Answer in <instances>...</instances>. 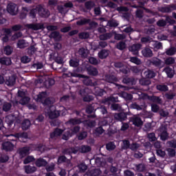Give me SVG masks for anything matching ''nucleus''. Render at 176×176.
Segmentation results:
<instances>
[{"mask_svg":"<svg viewBox=\"0 0 176 176\" xmlns=\"http://www.w3.org/2000/svg\"><path fill=\"white\" fill-rule=\"evenodd\" d=\"M68 123L69 124H72V126H76V124H80V123H83V121L82 120V118H71L69 120Z\"/></svg>","mask_w":176,"mask_h":176,"instance_id":"obj_31","label":"nucleus"},{"mask_svg":"<svg viewBox=\"0 0 176 176\" xmlns=\"http://www.w3.org/2000/svg\"><path fill=\"white\" fill-rule=\"evenodd\" d=\"M82 83L85 86H96V82H93V80L89 77H85L82 80Z\"/></svg>","mask_w":176,"mask_h":176,"instance_id":"obj_23","label":"nucleus"},{"mask_svg":"<svg viewBox=\"0 0 176 176\" xmlns=\"http://www.w3.org/2000/svg\"><path fill=\"white\" fill-rule=\"evenodd\" d=\"M25 173L26 174H34L36 171V167L31 166V165H27L24 166Z\"/></svg>","mask_w":176,"mask_h":176,"instance_id":"obj_19","label":"nucleus"},{"mask_svg":"<svg viewBox=\"0 0 176 176\" xmlns=\"http://www.w3.org/2000/svg\"><path fill=\"white\" fill-rule=\"evenodd\" d=\"M17 47L19 49H24L25 47V40L24 39L19 40L17 42Z\"/></svg>","mask_w":176,"mask_h":176,"instance_id":"obj_62","label":"nucleus"},{"mask_svg":"<svg viewBox=\"0 0 176 176\" xmlns=\"http://www.w3.org/2000/svg\"><path fill=\"white\" fill-rule=\"evenodd\" d=\"M38 12L41 17H44V19H47L49 16H50V11L49 10L42 7L39 6L38 8Z\"/></svg>","mask_w":176,"mask_h":176,"instance_id":"obj_7","label":"nucleus"},{"mask_svg":"<svg viewBox=\"0 0 176 176\" xmlns=\"http://www.w3.org/2000/svg\"><path fill=\"white\" fill-rule=\"evenodd\" d=\"M7 86H14L16 85V76L12 75L11 76H8L4 81Z\"/></svg>","mask_w":176,"mask_h":176,"instance_id":"obj_8","label":"nucleus"},{"mask_svg":"<svg viewBox=\"0 0 176 176\" xmlns=\"http://www.w3.org/2000/svg\"><path fill=\"white\" fill-rule=\"evenodd\" d=\"M1 149L4 152H12L14 149V144L12 142L5 141L1 144Z\"/></svg>","mask_w":176,"mask_h":176,"instance_id":"obj_2","label":"nucleus"},{"mask_svg":"<svg viewBox=\"0 0 176 176\" xmlns=\"http://www.w3.org/2000/svg\"><path fill=\"white\" fill-rule=\"evenodd\" d=\"M54 60L57 64H64V58L60 56H54Z\"/></svg>","mask_w":176,"mask_h":176,"instance_id":"obj_54","label":"nucleus"},{"mask_svg":"<svg viewBox=\"0 0 176 176\" xmlns=\"http://www.w3.org/2000/svg\"><path fill=\"white\" fill-rule=\"evenodd\" d=\"M30 127H31V121H30L28 119L24 120L21 124L22 130H28Z\"/></svg>","mask_w":176,"mask_h":176,"instance_id":"obj_27","label":"nucleus"},{"mask_svg":"<svg viewBox=\"0 0 176 176\" xmlns=\"http://www.w3.org/2000/svg\"><path fill=\"white\" fill-rule=\"evenodd\" d=\"M71 137H72V131L68 129L62 135V140L68 141Z\"/></svg>","mask_w":176,"mask_h":176,"instance_id":"obj_29","label":"nucleus"},{"mask_svg":"<svg viewBox=\"0 0 176 176\" xmlns=\"http://www.w3.org/2000/svg\"><path fill=\"white\" fill-rule=\"evenodd\" d=\"M98 56L100 60H104V58H107L109 56V50H102L98 52Z\"/></svg>","mask_w":176,"mask_h":176,"instance_id":"obj_17","label":"nucleus"},{"mask_svg":"<svg viewBox=\"0 0 176 176\" xmlns=\"http://www.w3.org/2000/svg\"><path fill=\"white\" fill-rule=\"evenodd\" d=\"M4 54L10 56L13 53V48L10 45H6L3 49Z\"/></svg>","mask_w":176,"mask_h":176,"instance_id":"obj_37","label":"nucleus"},{"mask_svg":"<svg viewBox=\"0 0 176 176\" xmlns=\"http://www.w3.org/2000/svg\"><path fill=\"white\" fill-rule=\"evenodd\" d=\"M130 121L132 122L133 124H134V126H136V127H140L143 124L142 120L140 117L131 118Z\"/></svg>","mask_w":176,"mask_h":176,"instance_id":"obj_14","label":"nucleus"},{"mask_svg":"<svg viewBox=\"0 0 176 176\" xmlns=\"http://www.w3.org/2000/svg\"><path fill=\"white\" fill-rule=\"evenodd\" d=\"M78 168L80 173H85L86 170H87V165L84 163H81L80 165H78Z\"/></svg>","mask_w":176,"mask_h":176,"instance_id":"obj_63","label":"nucleus"},{"mask_svg":"<svg viewBox=\"0 0 176 176\" xmlns=\"http://www.w3.org/2000/svg\"><path fill=\"white\" fill-rule=\"evenodd\" d=\"M2 109L3 112H9L10 109H12V103L6 102L3 103Z\"/></svg>","mask_w":176,"mask_h":176,"instance_id":"obj_35","label":"nucleus"},{"mask_svg":"<svg viewBox=\"0 0 176 176\" xmlns=\"http://www.w3.org/2000/svg\"><path fill=\"white\" fill-rule=\"evenodd\" d=\"M122 83H124V85H133L134 83V78L125 77L122 79Z\"/></svg>","mask_w":176,"mask_h":176,"instance_id":"obj_45","label":"nucleus"},{"mask_svg":"<svg viewBox=\"0 0 176 176\" xmlns=\"http://www.w3.org/2000/svg\"><path fill=\"white\" fill-rule=\"evenodd\" d=\"M19 102L21 104V105H25L30 102V98L28 96H24L20 99Z\"/></svg>","mask_w":176,"mask_h":176,"instance_id":"obj_61","label":"nucleus"},{"mask_svg":"<svg viewBox=\"0 0 176 176\" xmlns=\"http://www.w3.org/2000/svg\"><path fill=\"white\" fill-rule=\"evenodd\" d=\"M48 116L50 119H57L60 116V111H48Z\"/></svg>","mask_w":176,"mask_h":176,"instance_id":"obj_20","label":"nucleus"},{"mask_svg":"<svg viewBox=\"0 0 176 176\" xmlns=\"http://www.w3.org/2000/svg\"><path fill=\"white\" fill-rule=\"evenodd\" d=\"M116 47L118 50H124V49L127 47V45L126 44V42L121 41L116 44Z\"/></svg>","mask_w":176,"mask_h":176,"instance_id":"obj_32","label":"nucleus"},{"mask_svg":"<svg viewBox=\"0 0 176 176\" xmlns=\"http://www.w3.org/2000/svg\"><path fill=\"white\" fill-rule=\"evenodd\" d=\"M91 93V89L88 87L82 88L80 90V94L82 97H85V96H88Z\"/></svg>","mask_w":176,"mask_h":176,"instance_id":"obj_34","label":"nucleus"},{"mask_svg":"<svg viewBox=\"0 0 176 176\" xmlns=\"http://www.w3.org/2000/svg\"><path fill=\"white\" fill-rule=\"evenodd\" d=\"M17 8V5L15 3H11L8 5L7 10L10 14H12V16H16V9Z\"/></svg>","mask_w":176,"mask_h":176,"instance_id":"obj_10","label":"nucleus"},{"mask_svg":"<svg viewBox=\"0 0 176 176\" xmlns=\"http://www.w3.org/2000/svg\"><path fill=\"white\" fill-rule=\"evenodd\" d=\"M89 62L90 64H92V65H98V64H100V60H98L97 58H96L93 56H91L89 58Z\"/></svg>","mask_w":176,"mask_h":176,"instance_id":"obj_58","label":"nucleus"},{"mask_svg":"<svg viewBox=\"0 0 176 176\" xmlns=\"http://www.w3.org/2000/svg\"><path fill=\"white\" fill-rule=\"evenodd\" d=\"M104 104H111V102H119L118 97L110 96L104 99Z\"/></svg>","mask_w":176,"mask_h":176,"instance_id":"obj_33","label":"nucleus"},{"mask_svg":"<svg viewBox=\"0 0 176 176\" xmlns=\"http://www.w3.org/2000/svg\"><path fill=\"white\" fill-rule=\"evenodd\" d=\"M122 148L123 149H125V150H127V149H130V141L129 140H124L122 141Z\"/></svg>","mask_w":176,"mask_h":176,"instance_id":"obj_60","label":"nucleus"},{"mask_svg":"<svg viewBox=\"0 0 176 176\" xmlns=\"http://www.w3.org/2000/svg\"><path fill=\"white\" fill-rule=\"evenodd\" d=\"M49 37L51 39H54V41H56L57 42H60V41H61V38H62V36L60 35V32L58 31L52 32L50 34Z\"/></svg>","mask_w":176,"mask_h":176,"instance_id":"obj_11","label":"nucleus"},{"mask_svg":"<svg viewBox=\"0 0 176 176\" xmlns=\"http://www.w3.org/2000/svg\"><path fill=\"white\" fill-rule=\"evenodd\" d=\"M131 63H133V64H135L136 65H141V59H140L137 56H131L130 58Z\"/></svg>","mask_w":176,"mask_h":176,"instance_id":"obj_42","label":"nucleus"},{"mask_svg":"<svg viewBox=\"0 0 176 176\" xmlns=\"http://www.w3.org/2000/svg\"><path fill=\"white\" fill-rule=\"evenodd\" d=\"M150 100L156 104H162V98H160V96H153L151 97Z\"/></svg>","mask_w":176,"mask_h":176,"instance_id":"obj_51","label":"nucleus"},{"mask_svg":"<svg viewBox=\"0 0 176 176\" xmlns=\"http://www.w3.org/2000/svg\"><path fill=\"white\" fill-rule=\"evenodd\" d=\"M105 93H107V91L102 89L97 88L95 90V94L97 97H102Z\"/></svg>","mask_w":176,"mask_h":176,"instance_id":"obj_48","label":"nucleus"},{"mask_svg":"<svg viewBox=\"0 0 176 176\" xmlns=\"http://www.w3.org/2000/svg\"><path fill=\"white\" fill-rule=\"evenodd\" d=\"M99 38L100 41H108V39H111V38H112V34L105 33L100 35Z\"/></svg>","mask_w":176,"mask_h":176,"instance_id":"obj_38","label":"nucleus"},{"mask_svg":"<svg viewBox=\"0 0 176 176\" xmlns=\"http://www.w3.org/2000/svg\"><path fill=\"white\" fill-rule=\"evenodd\" d=\"M76 153H78V150L74 147L65 148L62 151V154L63 155L70 156V159H72V154L76 155Z\"/></svg>","mask_w":176,"mask_h":176,"instance_id":"obj_5","label":"nucleus"},{"mask_svg":"<svg viewBox=\"0 0 176 176\" xmlns=\"http://www.w3.org/2000/svg\"><path fill=\"white\" fill-rule=\"evenodd\" d=\"M82 124H84L85 127H89L91 129L96 126V121L85 120L82 121Z\"/></svg>","mask_w":176,"mask_h":176,"instance_id":"obj_25","label":"nucleus"},{"mask_svg":"<svg viewBox=\"0 0 176 176\" xmlns=\"http://www.w3.org/2000/svg\"><path fill=\"white\" fill-rule=\"evenodd\" d=\"M141 47H142V45L140 43L133 44L132 46L129 47V50L130 52H132V53H138Z\"/></svg>","mask_w":176,"mask_h":176,"instance_id":"obj_21","label":"nucleus"},{"mask_svg":"<svg viewBox=\"0 0 176 176\" xmlns=\"http://www.w3.org/2000/svg\"><path fill=\"white\" fill-rule=\"evenodd\" d=\"M109 27L116 28L119 25V23L116 20H111L108 21Z\"/></svg>","mask_w":176,"mask_h":176,"instance_id":"obj_55","label":"nucleus"},{"mask_svg":"<svg viewBox=\"0 0 176 176\" xmlns=\"http://www.w3.org/2000/svg\"><path fill=\"white\" fill-rule=\"evenodd\" d=\"M121 96L123 98L126 100L127 101H130L133 100V95L131 94H129L127 92H122Z\"/></svg>","mask_w":176,"mask_h":176,"instance_id":"obj_44","label":"nucleus"},{"mask_svg":"<svg viewBox=\"0 0 176 176\" xmlns=\"http://www.w3.org/2000/svg\"><path fill=\"white\" fill-rule=\"evenodd\" d=\"M31 147L30 146H23L20 148H19L18 152L19 155L21 157V159H23L26 156H28L30 153H31Z\"/></svg>","mask_w":176,"mask_h":176,"instance_id":"obj_3","label":"nucleus"},{"mask_svg":"<svg viewBox=\"0 0 176 176\" xmlns=\"http://www.w3.org/2000/svg\"><path fill=\"white\" fill-rule=\"evenodd\" d=\"M168 155L169 157H175L176 155L175 149L174 148H168L167 149Z\"/></svg>","mask_w":176,"mask_h":176,"instance_id":"obj_64","label":"nucleus"},{"mask_svg":"<svg viewBox=\"0 0 176 176\" xmlns=\"http://www.w3.org/2000/svg\"><path fill=\"white\" fill-rule=\"evenodd\" d=\"M28 27L31 30H34V31H38V30H43V25L41 23H35V24L32 23V24H29Z\"/></svg>","mask_w":176,"mask_h":176,"instance_id":"obj_24","label":"nucleus"},{"mask_svg":"<svg viewBox=\"0 0 176 176\" xmlns=\"http://www.w3.org/2000/svg\"><path fill=\"white\" fill-rule=\"evenodd\" d=\"M9 162V155L3 154L0 156V163H7Z\"/></svg>","mask_w":176,"mask_h":176,"instance_id":"obj_56","label":"nucleus"},{"mask_svg":"<svg viewBox=\"0 0 176 176\" xmlns=\"http://www.w3.org/2000/svg\"><path fill=\"white\" fill-rule=\"evenodd\" d=\"M69 64L70 67H73V68H76L79 67V60L78 59H70Z\"/></svg>","mask_w":176,"mask_h":176,"instance_id":"obj_40","label":"nucleus"},{"mask_svg":"<svg viewBox=\"0 0 176 176\" xmlns=\"http://www.w3.org/2000/svg\"><path fill=\"white\" fill-rule=\"evenodd\" d=\"M47 165V161L43 158H38L36 161V166L37 167H45Z\"/></svg>","mask_w":176,"mask_h":176,"instance_id":"obj_22","label":"nucleus"},{"mask_svg":"<svg viewBox=\"0 0 176 176\" xmlns=\"http://www.w3.org/2000/svg\"><path fill=\"white\" fill-rule=\"evenodd\" d=\"M63 133H64V130L56 128L54 129V131L50 133V137L53 140V138H56V137H60Z\"/></svg>","mask_w":176,"mask_h":176,"instance_id":"obj_9","label":"nucleus"},{"mask_svg":"<svg viewBox=\"0 0 176 176\" xmlns=\"http://www.w3.org/2000/svg\"><path fill=\"white\" fill-rule=\"evenodd\" d=\"M158 131L162 141H167L168 140V132H167V126L166 125H161Z\"/></svg>","mask_w":176,"mask_h":176,"instance_id":"obj_1","label":"nucleus"},{"mask_svg":"<svg viewBox=\"0 0 176 176\" xmlns=\"http://www.w3.org/2000/svg\"><path fill=\"white\" fill-rule=\"evenodd\" d=\"M79 39H89L90 38V34L89 32H82L78 34Z\"/></svg>","mask_w":176,"mask_h":176,"instance_id":"obj_43","label":"nucleus"},{"mask_svg":"<svg viewBox=\"0 0 176 176\" xmlns=\"http://www.w3.org/2000/svg\"><path fill=\"white\" fill-rule=\"evenodd\" d=\"M101 170L100 168H95L90 170L91 176H99L101 175Z\"/></svg>","mask_w":176,"mask_h":176,"instance_id":"obj_52","label":"nucleus"},{"mask_svg":"<svg viewBox=\"0 0 176 176\" xmlns=\"http://www.w3.org/2000/svg\"><path fill=\"white\" fill-rule=\"evenodd\" d=\"M67 162H68V159L64 155H60L58 157V163H59V164H61L63 163H67Z\"/></svg>","mask_w":176,"mask_h":176,"instance_id":"obj_57","label":"nucleus"},{"mask_svg":"<svg viewBox=\"0 0 176 176\" xmlns=\"http://www.w3.org/2000/svg\"><path fill=\"white\" fill-rule=\"evenodd\" d=\"M104 80L106 82H108V83H115V82H118V78L111 74H107L104 76Z\"/></svg>","mask_w":176,"mask_h":176,"instance_id":"obj_16","label":"nucleus"},{"mask_svg":"<svg viewBox=\"0 0 176 176\" xmlns=\"http://www.w3.org/2000/svg\"><path fill=\"white\" fill-rule=\"evenodd\" d=\"M141 53L143 56V57H145L146 58H151V57L153 56V52H152V50L148 47H144Z\"/></svg>","mask_w":176,"mask_h":176,"instance_id":"obj_6","label":"nucleus"},{"mask_svg":"<svg viewBox=\"0 0 176 176\" xmlns=\"http://www.w3.org/2000/svg\"><path fill=\"white\" fill-rule=\"evenodd\" d=\"M87 132L82 131V132H80V133H78V140L79 141H82V140H85V138H87Z\"/></svg>","mask_w":176,"mask_h":176,"instance_id":"obj_53","label":"nucleus"},{"mask_svg":"<svg viewBox=\"0 0 176 176\" xmlns=\"http://www.w3.org/2000/svg\"><path fill=\"white\" fill-rule=\"evenodd\" d=\"M16 138H18L21 142L23 141V138L27 140L28 138V133L27 132L17 133L15 134Z\"/></svg>","mask_w":176,"mask_h":176,"instance_id":"obj_28","label":"nucleus"},{"mask_svg":"<svg viewBox=\"0 0 176 176\" xmlns=\"http://www.w3.org/2000/svg\"><path fill=\"white\" fill-rule=\"evenodd\" d=\"M164 72L166 74L168 78H174L175 71L170 67H166L164 69Z\"/></svg>","mask_w":176,"mask_h":176,"instance_id":"obj_26","label":"nucleus"},{"mask_svg":"<svg viewBox=\"0 0 176 176\" xmlns=\"http://www.w3.org/2000/svg\"><path fill=\"white\" fill-rule=\"evenodd\" d=\"M176 53V47H170L169 49L166 50V56H174Z\"/></svg>","mask_w":176,"mask_h":176,"instance_id":"obj_47","label":"nucleus"},{"mask_svg":"<svg viewBox=\"0 0 176 176\" xmlns=\"http://www.w3.org/2000/svg\"><path fill=\"white\" fill-rule=\"evenodd\" d=\"M140 83L142 86H149V85H151V80L145 77L140 80Z\"/></svg>","mask_w":176,"mask_h":176,"instance_id":"obj_46","label":"nucleus"},{"mask_svg":"<svg viewBox=\"0 0 176 176\" xmlns=\"http://www.w3.org/2000/svg\"><path fill=\"white\" fill-rule=\"evenodd\" d=\"M144 75L146 79H153L156 76V72L152 69H148L144 72Z\"/></svg>","mask_w":176,"mask_h":176,"instance_id":"obj_13","label":"nucleus"},{"mask_svg":"<svg viewBox=\"0 0 176 176\" xmlns=\"http://www.w3.org/2000/svg\"><path fill=\"white\" fill-rule=\"evenodd\" d=\"M90 21V19L82 18V19L76 21V25L80 27L82 25H86L87 24H89Z\"/></svg>","mask_w":176,"mask_h":176,"instance_id":"obj_30","label":"nucleus"},{"mask_svg":"<svg viewBox=\"0 0 176 176\" xmlns=\"http://www.w3.org/2000/svg\"><path fill=\"white\" fill-rule=\"evenodd\" d=\"M162 60L159 59L158 58H153L150 61L151 65H153L156 68H162Z\"/></svg>","mask_w":176,"mask_h":176,"instance_id":"obj_12","label":"nucleus"},{"mask_svg":"<svg viewBox=\"0 0 176 176\" xmlns=\"http://www.w3.org/2000/svg\"><path fill=\"white\" fill-rule=\"evenodd\" d=\"M156 89L158 91H160L161 93H166V91H168V87L164 84L157 85Z\"/></svg>","mask_w":176,"mask_h":176,"instance_id":"obj_18","label":"nucleus"},{"mask_svg":"<svg viewBox=\"0 0 176 176\" xmlns=\"http://www.w3.org/2000/svg\"><path fill=\"white\" fill-rule=\"evenodd\" d=\"M140 41L142 43H151V42H152V38H151L149 36H147L145 37H142Z\"/></svg>","mask_w":176,"mask_h":176,"instance_id":"obj_59","label":"nucleus"},{"mask_svg":"<svg viewBox=\"0 0 176 176\" xmlns=\"http://www.w3.org/2000/svg\"><path fill=\"white\" fill-rule=\"evenodd\" d=\"M131 108L132 109H136L137 111H142L144 109V105H140L137 102H133L131 104Z\"/></svg>","mask_w":176,"mask_h":176,"instance_id":"obj_41","label":"nucleus"},{"mask_svg":"<svg viewBox=\"0 0 176 176\" xmlns=\"http://www.w3.org/2000/svg\"><path fill=\"white\" fill-rule=\"evenodd\" d=\"M127 115H129L127 112H120L114 115V118L116 120H118V122H124L127 120Z\"/></svg>","mask_w":176,"mask_h":176,"instance_id":"obj_4","label":"nucleus"},{"mask_svg":"<svg viewBox=\"0 0 176 176\" xmlns=\"http://www.w3.org/2000/svg\"><path fill=\"white\" fill-rule=\"evenodd\" d=\"M32 162H35V158L34 156L28 155L23 160V164H28L32 163Z\"/></svg>","mask_w":176,"mask_h":176,"instance_id":"obj_49","label":"nucleus"},{"mask_svg":"<svg viewBox=\"0 0 176 176\" xmlns=\"http://www.w3.org/2000/svg\"><path fill=\"white\" fill-rule=\"evenodd\" d=\"M0 63L1 65H10L12 64V60L9 58H1L0 59Z\"/></svg>","mask_w":176,"mask_h":176,"instance_id":"obj_36","label":"nucleus"},{"mask_svg":"<svg viewBox=\"0 0 176 176\" xmlns=\"http://www.w3.org/2000/svg\"><path fill=\"white\" fill-rule=\"evenodd\" d=\"M87 71L88 72V74L92 76H97V75H98V70L97 69V68L93 66H89L87 68Z\"/></svg>","mask_w":176,"mask_h":176,"instance_id":"obj_15","label":"nucleus"},{"mask_svg":"<svg viewBox=\"0 0 176 176\" xmlns=\"http://www.w3.org/2000/svg\"><path fill=\"white\" fill-rule=\"evenodd\" d=\"M91 151V147L90 146L82 145L80 148L81 153H87V152H90Z\"/></svg>","mask_w":176,"mask_h":176,"instance_id":"obj_50","label":"nucleus"},{"mask_svg":"<svg viewBox=\"0 0 176 176\" xmlns=\"http://www.w3.org/2000/svg\"><path fill=\"white\" fill-rule=\"evenodd\" d=\"M116 148V145H115L114 142H109L106 144V149L107 151H114V149Z\"/></svg>","mask_w":176,"mask_h":176,"instance_id":"obj_39","label":"nucleus"}]
</instances>
